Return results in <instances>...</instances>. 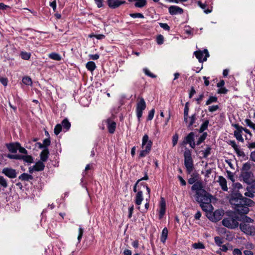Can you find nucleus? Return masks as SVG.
I'll use <instances>...</instances> for the list:
<instances>
[{"instance_id":"obj_1","label":"nucleus","mask_w":255,"mask_h":255,"mask_svg":"<svg viewBox=\"0 0 255 255\" xmlns=\"http://www.w3.org/2000/svg\"><path fill=\"white\" fill-rule=\"evenodd\" d=\"M231 203L235 205V210L240 214H247L250 210L248 206L251 207L254 204V202L250 199L243 197L238 193L236 197H233L230 200Z\"/></svg>"},{"instance_id":"obj_2","label":"nucleus","mask_w":255,"mask_h":255,"mask_svg":"<svg viewBox=\"0 0 255 255\" xmlns=\"http://www.w3.org/2000/svg\"><path fill=\"white\" fill-rule=\"evenodd\" d=\"M238 221H241L235 213H232L228 217L225 218L222 221L224 226L230 229H235L240 225Z\"/></svg>"},{"instance_id":"obj_3","label":"nucleus","mask_w":255,"mask_h":255,"mask_svg":"<svg viewBox=\"0 0 255 255\" xmlns=\"http://www.w3.org/2000/svg\"><path fill=\"white\" fill-rule=\"evenodd\" d=\"M152 142L149 139L147 134H145L142 137L141 147L143 149L140 151L139 157L142 158L148 155L151 149Z\"/></svg>"},{"instance_id":"obj_4","label":"nucleus","mask_w":255,"mask_h":255,"mask_svg":"<svg viewBox=\"0 0 255 255\" xmlns=\"http://www.w3.org/2000/svg\"><path fill=\"white\" fill-rule=\"evenodd\" d=\"M184 165L186 168L187 172L190 174L194 168L193 159L192 157V153L190 150L186 149L184 153Z\"/></svg>"},{"instance_id":"obj_5","label":"nucleus","mask_w":255,"mask_h":255,"mask_svg":"<svg viewBox=\"0 0 255 255\" xmlns=\"http://www.w3.org/2000/svg\"><path fill=\"white\" fill-rule=\"evenodd\" d=\"M240 229L242 232L247 235L255 236V226L246 223H241L240 225Z\"/></svg>"},{"instance_id":"obj_6","label":"nucleus","mask_w":255,"mask_h":255,"mask_svg":"<svg viewBox=\"0 0 255 255\" xmlns=\"http://www.w3.org/2000/svg\"><path fill=\"white\" fill-rule=\"evenodd\" d=\"M146 108V103L142 97H139L137 101L136 106V116L138 119H140L142 116L143 111Z\"/></svg>"},{"instance_id":"obj_7","label":"nucleus","mask_w":255,"mask_h":255,"mask_svg":"<svg viewBox=\"0 0 255 255\" xmlns=\"http://www.w3.org/2000/svg\"><path fill=\"white\" fill-rule=\"evenodd\" d=\"M204 193L201 192L198 194H195V198L196 201L198 203L204 202H211L212 196L205 190H204Z\"/></svg>"},{"instance_id":"obj_8","label":"nucleus","mask_w":255,"mask_h":255,"mask_svg":"<svg viewBox=\"0 0 255 255\" xmlns=\"http://www.w3.org/2000/svg\"><path fill=\"white\" fill-rule=\"evenodd\" d=\"M194 55L200 62L206 61L207 57L209 56L207 49H204L203 51H196L194 52Z\"/></svg>"},{"instance_id":"obj_9","label":"nucleus","mask_w":255,"mask_h":255,"mask_svg":"<svg viewBox=\"0 0 255 255\" xmlns=\"http://www.w3.org/2000/svg\"><path fill=\"white\" fill-rule=\"evenodd\" d=\"M195 133L194 132H190L184 139L183 141V144H189L190 146L194 148L196 146V143L194 141L195 140Z\"/></svg>"},{"instance_id":"obj_10","label":"nucleus","mask_w":255,"mask_h":255,"mask_svg":"<svg viewBox=\"0 0 255 255\" xmlns=\"http://www.w3.org/2000/svg\"><path fill=\"white\" fill-rule=\"evenodd\" d=\"M241 177L246 183L251 184L253 180L254 174L252 172H241Z\"/></svg>"},{"instance_id":"obj_11","label":"nucleus","mask_w":255,"mask_h":255,"mask_svg":"<svg viewBox=\"0 0 255 255\" xmlns=\"http://www.w3.org/2000/svg\"><path fill=\"white\" fill-rule=\"evenodd\" d=\"M233 126L236 128V130L234 131V136L236 139L240 141L243 142L244 138H243L242 132L243 130V128L238 124L233 125Z\"/></svg>"},{"instance_id":"obj_12","label":"nucleus","mask_w":255,"mask_h":255,"mask_svg":"<svg viewBox=\"0 0 255 255\" xmlns=\"http://www.w3.org/2000/svg\"><path fill=\"white\" fill-rule=\"evenodd\" d=\"M191 190L195 191V194H198L201 192L204 193L205 189H204L203 182L202 181H197L192 185Z\"/></svg>"},{"instance_id":"obj_13","label":"nucleus","mask_w":255,"mask_h":255,"mask_svg":"<svg viewBox=\"0 0 255 255\" xmlns=\"http://www.w3.org/2000/svg\"><path fill=\"white\" fill-rule=\"evenodd\" d=\"M169 13L172 15H177L182 14L184 12L183 9L177 6V5H171L168 8Z\"/></svg>"},{"instance_id":"obj_14","label":"nucleus","mask_w":255,"mask_h":255,"mask_svg":"<svg viewBox=\"0 0 255 255\" xmlns=\"http://www.w3.org/2000/svg\"><path fill=\"white\" fill-rule=\"evenodd\" d=\"M104 122L107 125V128L108 129V131L110 133H114L116 127V123L114 121L110 119H108L104 121Z\"/></svg>"},{"instance_id":"obj_15","label":"nucleus","mask_w":255,"mask_h":255,"mask_svg":"<svg viewBox=\"0 0 255 255\" xmlns=\"http://www.w3.org/2000/svg\"><path fill=\"white\" fill-rule=\"evenodd\" d=\"M107 3L110 7L116 8L121 5L125 4L126 1L125 0H108Z\"/></svg>"},{"instance_id":"obj_16","label":"nucleus","mask_w":255,"mask_h":255,"mask_svg":"<svg viewBox=\"0 0 255 255\" xmlns=\"http://www.w3.org/2000/svg\"><path fill=\"white\" fill-rule=\"evenodd\" d=\"M2 173L10 178H14L16 177V172L15 169L4 168L2 169Z\"/></svg>"},{"instance_id":"obj_17","label":"nucleus","mask_w":255,"mask_h":255,"mask_svg":"<svg viewBox=\"0 0 255 255\" xmlns=\"http://www.w3.org/2000/svg\"><path fill=\"white\" fill-rule=\"evenodd\" d=\"M166 211V202L164 198L161 197L160 203L159 219H162L165 215Z\"/></svg>"},{"instance_id":"obj_18","label":"nucleus","mask_w":255,"mask_h":255,"mask_svg":"<svg viewBox=\"0 0 255 255\" xmlns=\"http://www.w3.org/2000/svg\"><path fill=\"white\" fill-rule=\"evenodd\" d=\"M19 146L20 143L18 142L11 143L6 144L7 149L12 153H16Z\"/></svg>"},{"instance_id":"obj_19","label":"nucleus","mask_w":255,"mask_h":255,"mask_svg":"<svg viewBox=\"0 0 255 255\" xmlns=\"http://www.w3.org/2000/svg\"><path fill=\"white\" fill-rule=\"evenodd\" d=\"M143 200V193L141 191H139L137 192L135 197V203L139 206L141 205L142 201ZM140 207H138V209H139Z\"/></svg>"},{"instance_id":"obj_20","label":"nucleus","mask_w":255,"mask_h":255,"mask_svg":"<svg viewBox=\"0 0 255 255\" xmlns=\"http://www.w3.org/2000/svg\"><path fill=\"white\" fill-rule=\"evenodd\" d=\"M49 151L47 147H45L40 153V161L45 162L49 157Z\"/></svg>"},{"instance_id":"obj_21","label":"nucleus","mask_w":255,"mask_h":255,"mask_svg":"<svg viewBox=\"0 0 255 255\" xmlns=\"http://www.w3.org/2000/svg\"><path fill=\"white\" fill-rule=\"evenodd\" d=\"M200 206L202 210L206 212H210L213 210V207L211 204V202H204L202 203H199Z\"/></svg>"},{"instance_id":"obj_22","label":"nucleus","mask_w":255,"mask_h":255,"mask_svg":"<svg viewBox=\"0 0 255 255\" xmlns=\"http://www.w3.org/2000/svg\"><path fill=\"white\" fill-rule=\"evenodd\" d=\"M223 212L220 210H216L213 213V217L211 220L214 222L220 220L223 216Z\"/></svg>"},{"instance_id":"obj_23","label":"nucleus","mask_w":255,"mask_h":255,"mask_svg":"<svg viewBox=\"0 0 255 255\" xmlns=\"http://www.w3.org/2000/svg\"><path fill=\"white\" fill-rule=\"evenodd\" d=\"M218 182L220 184V185L221 186L222 189L224 191H227L228 190V187L227 185L226 179L224 177L220 176L219 177Z\"/></svg>"},{"instance_id":"obj_24","label":"nucleus","mask_w":255,"mask_h":255,"mask_svg":"<svg viewBox=\"0 0 255 255\" xmlns=\"http://www.w3.org/2000/svg\"><path fill=\"white\" fill-rule=\"evenodd\" d=\"M168 231L166 227H165L162 231L160 241L163 244H165L168 237Z\"/></svg>"},{"instance_id":"obj_25","label":"nucleus","mask_w":255,"mask_h":255,"mask_svg":"<svg viewBox=\"0 0 255 255\" xmlns=\"http://www.w3.org/2000/svg\"><path fill=\"white\" fill-rule=\"evenodd\" d=\"M45 167V165L43 163V162L41 161H38L34 165V169H35V171H41L44 170Z\"/></svg>"},{"instance_id":"obj_26","label":"nucleus","mask_w":255,"mask_h":255,"mask_svg":"<svg viewBox=\"0 0 255 255\" xmlns=\"http://www.w3.org/2000/svg\"><path fill=\"white\" fill-rule=\"evenodd\" d=\"M61 125L62 126V128H63V130L65 131H68L70 129V127H71V124L68 121L67 119H64L62 121Z\"/></svg>"},{"instance_id":"obj_27","label":"nucleus","mask_w":255,"mask_h":255,"mask_svg":"<svg viewBox=\"0 0 255 255\" xmlns=\"http://www.w3.org/2000/svg\"><path fill=\"white\" fill-rule=\"evenodd\" d=\"M189 103L188 102L186 103L185 106L184 110V121L185 123H188V113L189 111Z\"/></svg>"},{"instance_id":"obj_28","label":"nucleus","mask_w":255,"mask_h":255,"mask_svg":"<svg viewBox=\"0 0 255 255\" xmlns=\"http://www.w3.org/2000/svg\"><path fill=\"white\" fill-rule=\"evenodd\" d=\"M18 178L22 181H29L33 179V176L26 173H22Z\"/></svg>"},{"instance_id":"obj_29","label":"nucleus","mask_w":255,"mask_h":255,"mask_svg":"<svg viewBox=\"0 0 255 255\" xmlns=\"http://www.w3.org/2000/svg\"><path fill=\"white\" fill-rule=\"evenodd\" d=\"M86 68L90 71L93 72L96 68V64L93 61H89L86 64Z\"/></svg>"},{"instance_id":"obj_30","label":"nucleus","mask_w":255,"mask_h":255,"mask_svg":"<svg viewBox=\"0 0 255 255\" xmlns=\"http://www.w3.org/2000/svg\"><path fill=\"white\" fill-rule=\"evenodd\" d=\"M147 4L146 0H137L134 6L136 7L142 8L145 6Z\"/></svg>"},{"instance_id":"obj_31","label":"nucleus","mask_w":255,"mask_h":255,"mask_svg":"<svg viewBox=\"0 0 255 255\" xmlns=\"http://www.w3.org/2000/svg\"><path fill=\"white\" fill-rule=\"evenodd\" d=\"M21 160H23L24 162L31 163L33 162V158L31 156L28 155H21Z\"/></svg>"},{"instance_id":"obj_32","label":"nucleus","mask_w":255,"mask_h":255,"mask_svg":"<svg viewBox=\"0 0 255 255\" xmlns=\"http://www.w3.org/2000/svg\"><path fill=\"white\" fill-rule=\"evenodd\" d=\"M198 4L202 9H204V12L206 14H208V13L211 12V11H212V9H209V8L206 9V7L207 5L205 3H202L200 1H199L198 2Z\"/></svg>"},{"instance_id":"obj_33","label":"nucleus","mask_w":255,"mask_h":255,"mask_svg":"<svg viewBox=\"0 0 255 255\" xmlns=\"http://www.w3.org/2000/svg\"><path fill=\"white\" fill-rule=\"evenodd\" d=\"M209 124V121L208 120H206L204 123L201 125L199 132L200 133L203 132L204 130H206L208 128V125Z\"/></svg>"},{"instance_id":"obj_34","label":"nucleus","mask_w":255,"mask_h":255,"mask_svg":"<svg viewBox=\"0 0 255 255\" xmlns=\"http://www.w3.org/2000/svg\"><path fill=\"white\" fill-rule=\"evenodd\" d=\"M236 153L237 154L238 156L242 157L244 160L248 159V157L246 155L245 152L242 151L239 147L235 150Z\"/></svg>"},{"instance_id":"obj_35","label":"nucleus","mask_w":255,"mask_h":255,"mask_svg":"<svg viewBox=\"0 0 255 255\" xmlns=\"http://www.w3.org/2000/svg\"><path fill=\"white\" fill-rule=\"evenodd\" d=\"M251 164L250 162H246L244 163L243 165V167L241 169V172H249L251 168Z\"/></svg>"},{"instance_id":"obj_36","label":"nucleus","mask_w":255,"mask_h":255,"mask_svg":"<svg viewBox=\"0 0 255 255\" xmlns=\"http://www.w3.org/2000/svg\"><path fill=\"white\" fill-rule=\"evenodd\" d=\"M207 136V132H203V133L201 135L199 139H198L197 143H196V145H199L200 144H201L206 138Z\"/></svg>"},{"instance_id":"obj_37","label":"nucleus","mask_w":255,"mask_h":255,"mask_svg":"<svg viewBox=\"0 0 255 255\" xmlns=\"http://www.w3.org/2000/svg\"><path fill=\"white\" fill-rule=\"evenodd\" d=\"M49 57L53 60L60 61L61 59L60 55L56 53H51L49 55Z\"/></svg>"},{"instance_id":"obj_38","label":"nucleus","mask_w":255,"mask_h":255,"mask_svg":"<svg viewBox=\"0 0 255 255\" xmlns=\"http://www.w3.org/2000/svg\"><path fill=\"white\" fill-rule=\"evenodd\" d=\"M22 81V83L26 85L31 86L32 84L31 79L28 76L23 77Z\"/></svg>"},{"instance_id":"obj_39","label":"nucleus","mask_w":255,"mask_h":255,"mask_svg":"<svg viewBox=\"0 0 255 255\" xmlns=\"http://www.w3.org/2000/svg\"><path fill=\"white\" fill-rule=\"evenodd\" d=\"M190 122L189 123L188 127H190L192 126L195 123L196 120H197V115L196 114H194L191 115V117H189Z\"/></svg>"},{"instance_id":"obj_40","label":"nucleus","mask_w":255,"mask_h":255,"mask_svg":"<svg viewBox=\"0 0 255 255\" xmlns=\"http://www.w3.org/2000/svg\"><path fill=\"white\" fill-rule=\"evenodd\" d=\"M192 247L195 249H203L205 248L204 245L201 242L193 244Z\"/></svg>"},{"instance_id":"obj_41","label":"nucleus","mask_w":255,"mask_h":255,"mask_svg":"<svg viewBox=\"0 0 255 255\" xmlns=\"http://www.w3.org/2000/svg\"><path fill=\"white\" fill-rule=\"evenodd\" d=\"M220 247H221L220 250L224 252H227V251L228 250H232V249H233L232 246L230 244H228L227 245H221V246H220Z\"/></svg>"},{"instance_id":"obj_42","label":"nucleus","mask_w":255,"mask_h":255,"mask_svg":"<svg viewBox=\"0 0 255 255\" xmlns=\"http://www.w3.org/2000/svg\"><path fill=\"white\" fill-rule=\"evenodd\" d=\"M20 56L22 59L28 60L30 58L31 54L30 53L26 52H21Z\"/></svg>"},{"instance_id":"obj_43","label":"nucleus","mask_w":255,"mask_h":255,"mask_svg":"<svg viewBox=\"0 0 255 255\" xmlns=\"http://www.w3.org/2000/svg\"><path fill=\"white\" fill-rule=\"evenodd\" d=\"M217 98L215 96H211L209 99L206 101V105H209L213 103L216 102L217 101Z\"/></svg>"},{"instance_id":"obj_44","label":"nucleus","mask_w":255,"mask_h":255,"mask_svg":"<svg viewBox=\"0 0 255 255\" xmlns=\"http://www.w3.org/2000/svg\"><path fill=\"white\" fill-rule=\"evenodd\" d=\"M54 133L58 135L62 130V126L61 124H57L54 128Z\"/></svg>"},{"instance_id":"obj_45","label":"nucleus","mask_w":255,"mask_h":255,"mask_svg":"<svg viewBox=\"0 0 255 255\" xmlns=\"http://www.w3.org/2000/svg\"><path fill=\"white\" fill-rule=\"evenodd\" d=\"M21 155H19V154L14 155V154H8L6 155V157L9 159H18V160H21Z\"/></svg>"},{"instance_id":"obj_46","label":"nucleus","mask_w":255,"mask_h":255,"mask_svg":"<svg viewBox=\"0 0 255 255\" xmlns=\"http://www.w3.org/2000/svg\"><path fill=\"white\" fill-rule=\"evenodd\" d=\"M242 221L243 222L242 223H246L247 224H249L250 223H253L254 220L248 216H245L243 218Z\"/></svg>"},{"instance_id":"obj_47","label":"nucleus","mask_w":255,"mask_h":255,"mask_svg":"<svg viewBox=\"0 0 255 255\" xmlns=\"http://www.w3.org/2000/svg\"><path fill=\"white\" fill-rule=\"evenodd\" d=\"M79 235L77 238L78 243H79L81 242V240L82 238L83 233H84V230L80 226L79 230H78Z\"/></svg>"},{"instance_id":"obj_48","label":"nucleus","mask_w":255,"mask_h":255,"mask_svg":"<svg viewBox=\"0 0 255 255\" xmlns=\"http://www.w3.org/2000/svg\"><path fill=\"white\" fill-rule=\"evenodd\" d=\"M245 123L248 126H249L251 128L255 130V124H254L250 120L246 119Z\"/></svg>"},{"instance_id":"obj_49","label":"nucleus","mask_w":255,"mask_h":255,"mask_svg":"<svg viewBox=\"0 0 255 255\" xmlns=\"http://www.w3.org/2000/svg\"><path fill=\"white\" fill-rule=\"evenodd\" d=\"M214 240L216 244L219 247L221 246L222 244L223 243V239L220 237H215Z\"/></svg>"},{"instance_id":"obj_50","label":"nucleus","mask_w":255,"mask_h":255,"mask_svg":"<svg viewBox=\"0 0 255 255\" xmlns=\"http://www.w3.org/2000/svg\"><path fill=\"white\" fill-rule=\"evenodd\" d=\"M211 147L208 146L206 148V149L205 150L202 151V152H203V157L205 158L208 157L211 153Z\"/></svg>"},{"instance_id":"obj_51","label":"nucleus","mask_w":255,"mask_h":255,"mask_svg":"<svg viewBox=\"0 0 255 255\" xmlns=\"http://www.w3.org/2000/svg\"><path fill=\"white\" fill-rule=\"evenodd\" d=\"M130 17L135 18H144V15L141 13H130Z\"/></svg>"},{"instance_id":"obj_52","label":"nucleus","mask_w":255,"mask_h":255,"mask_svg":"<svg viewBox=\"0 0 255 255\" xmlns=\"http://www.w3.org/2000/svg\"><path fill=\"white\" fill-rule=\"evenodd\" d=\"M0 185L4 188L7 186L6 180L2 176H0Z\"/></svg>"},{"instance_id":"obj_53","label":"nucleus","mask_w":255,"mask_h":255,"mask_svg":"<svg viewBox=\"0 0 255 255\" xmlns=\"http://www.w3.org/2000/svg\"><path fill=\"white\" fill-rule=\"evenodd\" d=\"M143 71L145 75L151 78H155L156 76L154 75L153 73H151L149 70L147 68L143 69Z\"/></svg>"},{"instance_id":"obj_54","label":"nucleus","mask_w":255,"mask_h":255,"mask_svg":"<svg viewBox=\"0 0 255 255\" xmlns=\"http://www.w3.org/2000/svg\"><path fill=\"white\" fill-rule=\"evenodd\" d=\"M164 37L162 35H159L156 38V42L158 44L160 45L163 43Z\"/></svg>"},{"instance_id":"obj_55","label":"nucleus","mask_w":255,"mask_h":255,"mask_svg":"<svg viewBox=\"0 0 255 255\" xmlns=\"http://www.w3.org/2000/svg\"><path fill=\"white\" fill-rule=\"evenodd\" d=\"M219 109V106L218 105H213L211 106L208 107V110L210 112H214L216 111Z\"/></svg>"},{"instance_id":"obj_56","label":"nucleus","mask_w":255,"mask_h":255,"mask_svg":"<svg viewBox=\"0 0 255 255\" xmlns=\"http://www.w3.org/2000/svg\"><path fill=\"white\" fill-rule=\"evenodd\" d=\"M155 110L154 109L151 110L148 114L147 119L148 120H151L153 118Z\"/></svg>"},{"instance_id":"obj_57","label":"nucleus","mask_w":255,"mask_h":255,"mask_svg":"<svg viewBox=\"0 0 255 255\" xmlns=\"http://www.w3.org/2000/svg\"><path fill=\"white\" fill-rule=\"evenodd\" d=\"M9 6L4 4L3 3H0V9L8 10H10Z\"/></svg>"},{"instance_id":"obj_58","label":"nucleus","mask_w":255,"mask_h":255,"mask_svg":"<svg viewBox=\"0 0 255 255\" xmlns=\"http://www.w3.org/2000/svg\"><path fill=\"white\" fill-rule=\"evenodd\" d=\"M250 188L249 187H248L247 188V190L248 192H246L245 193V195L247 197H249L250 198H253L254 197V194L253 193L250 192Z\"/></svg>"},{"instance_id":"obj_59","label":"nucleus","mask_w":255,"mask_h":255,"mask_svg":"<svg viewBox=\"0 0 255 255\" xmlns=\"http://www.w3.org/2000/svg\"><path fill=\"white\" fill-rule=\"evenodd\" d=\"M178 140V135L177 134H175V135H174L173 136V137H172V143H173V145L174 146L177 144Z\"/></svg>"},{"instance_id":"obj_60","label":"nucleus","mask_w":255,"mask_h":255,"mask_svg":"<svg viewBox=\"0 0 255 255\" xmlns=\"http://www.w3.org/2000/svg\"><path fill=\"white\" fill-rule=\"evenodd\" d=\"M197 181V179L195 177H192L190 178L188 180V182L190 184H194L195 183H196Z\"/></svg>"},{"instance_id":"obj_61","label":"nucleus","mask_w":255,"mask_h":255,"mask_svg":"<svg viewBox=\"0 0 255 255\" xmlns=\"http://www.w3.org/2000/svg\"><path fill=\"white\" fill-rule=\"evenodd\" d=\"M159 25L161 28H162L163 29H164L165 30H170V27L166 23H160Z\"/></svg>"},{"instance_id":"obj_62","label":"nucleus","mask_w":255,"mask_h":255,"mask_svg":"<svg viewBox=\"0 0 255 255\" xmlns=\"http://www.w3.org/2000/svg\"><path fill=\"white\" fill-rule=\"evenodd\" d=\"M228 92V90L225 87H220L219 89H218V93L219 94H226Z\"/></svg>"},{"instance_id":"obj_63","label":"nucleus","mask_w":255,"mask_h":255,"mask_svg":"<svg viewBox=\"0 0 255 255\" xmlns=\"http://www.w3.org/2000/svg\"><path fill=\"white\" fill-rule=\"evenodd\" d=\"M229 144L233 147L235 150L239 147L234 140H230Z\"/></svg>"},{"instance_id":"obj_64","label":"nucleus","mask_w":255,"mask_h":255,"mask_svg":"<svg viewBox=\"0 0 255 255\" xmlns=\"http://www.w3.org/2000/svg\"><path fill=\"white\" fill-rule=\"evenodd\" d=\"M233 254L234 255H242V253L241 251L239 249H235L233 250Z\"/></svg>"}]
</instances>
